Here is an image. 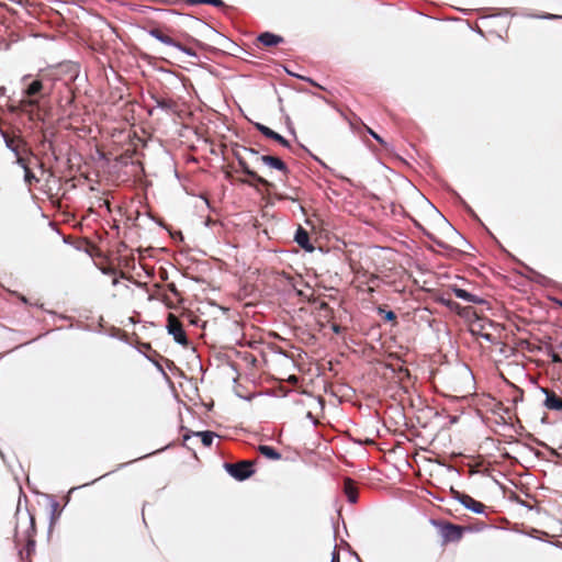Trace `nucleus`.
Instances as JSON below:
<instances>
[{
	"label": "nucleus",
	"instance_id": "obj_39",
	"mask_svg": "<svg viewBox=\"0 0 562 562\" xmlns=\"http://www.w3.org/2000/svg\"><path fill=\"white\" fill-rule=\"evenodd\" d=\"M375 280H378V276L376 274H371L370 278H369V282H374Z\"/></svg>",
	"mask_w": 562,
	"mask_h": 562
},
{
	"label": "nucleus",
	"instance_id": "obj_9",
	"mask_svg": "<svg viewBox=\"0 0 562 562\" xmlns=\"http://www.w3.org/2000/svg\"><path fill=\"white\" fill-rule=\"evenodd\" d=\"M542 391L546 394L544 406L550 411L562 412V397L552 390L542 389Z\"/></svg>",
	"mask_w": 562,
	"mask_h": 562
},
{
	"label": "nucleus",
	"instance_id": "obj_35",
	"mask_svg": "<svg viewBox=\"0 0 562 562\" xmlns=\"http://www.w3.org/2000/svg\"><path fill=\"white\" fill-rule=\"evenodd\" d=\"M538 16L541 18V19H557V18H559V15L551 14V13H546V14L538 15Z\"/></svg>",
	"mask_w": 562,
	"mask_h": 562
},
{
	"label": "nucleus",
	"instance_id": "obj_22",
	"mask_svg": "<svg viewBox=\"0 0 562 562\" xmlns=\"http://www.w3.org/2000/svg\"><path fill=\"white\" fill-rule=\"evenodd\" d=\"M379 313L382 314L384 313V319L387 321V322H396V314L393 312V311H385L381 307H379Z\"/></svg>",
	"mask_w": 562,
	"mask_h": 562
},
{
	"label": "nucleus",
	"instance_id": "obj_30",
	"mask_svg": "<svg viewBox=\"0 0 562 562\" xmlns=\"http://www.w3.org/2000/svg\"><path fill=\"white\" fill-rule=\"evenodd\" d=\"M522 397H524V391L521 389H516L515 395L513 397V402L517 403L518 401H522Z\"/></svg>",
	"mask_w": 562,
	"mask_h": 562
},
{
	"label": "nucleus",
	"instance_id": "obj_27",
	"mask_svg": "<svg viewBox=\"0 0 562 562\" xmlns=\"http://www.w3.org/2000/svg\"><path fill=\"white\" fill-rule=\"evenodd\" d=\"M318 308H319V311H321V312H329L330 317H334V311H333V308L329 306V304H328V303H326V302H321V304H319V307H318Z\"/></svg>",
	"mask_w": 562,
	"mask_h": 562
},
{
	"label": "nucleus",
	"instance_id": "obj_26",
	"mask_svg": "<svg viewBox=\"0 0 562 562\" xmlns=\"http://www.w3.org/2000/svg\"><path fill=\"white\" fill-rule=\"evenodd\" d=\"M157 104L160 108L169 109L172 106L173 102L168 99H157Z\"/></svg>",
	"mask_w": 562,
	"mask_h": 562
},
{
	"label": "nucleus",
	"instance_id": "obj_18",
	"mask_svg": "<svg viewBox=\"0 0 562 562\" xmlns=\"http://www.w3.org/2000/svg\"><path fill=\"white\" fill-rule=\"evenodd\" d=\"M198 436L201 437V441L205 447H210L214 439V434L212 431L198 432Z\"/></svg>",
	"mask_w": 562,
	"mask_h": 562
},
{
	"label": "nucleus",
	"instance_id": "obj_14",
	"mask_svg": "<svg viewBox=\"0 0 562 562\" xmlns=\"http://www.w3.org/2000/svg\"><path fill=\"white\" fill-rule=\"evenodd\" d=\"M294 239L297 243V245L300 247H302L303 249L308 250V251L314 249L313 246L310 243V235H308V233L304 228H302L301 226H299Z\"/></svg>",
	"mask_w": 562,
	"mask_h": 562
},
{
	"label": "nucleus",
	"instance_id": "obj_41",
	"mask_svg": "<svg viewBox=\"0 0 562 562\" xmlns=\"http://www.w3.org/2000/svg\"><path fill=\"white\" fill-rule=\"evenodd\" d=\"M557 349H558V350L560 351V353L562 355V342H561V344H559V345L557 346Z\"/></svg>",
	"mask_w": 562,
	"mask_h": 562
},
{
	"label": "nucleus",
	"instance_id": "obj_12",
	"mask_svg": "<svg viewBox=\"0 0 562 562\" xmlns=\"http://www.w3.org/2000/svg\"><path fill=\"white\" fill-rule=\"evenodd\" d=\"M257 42L262 47H272V46H277V45L283 43L284 38L282 36H280V35H276L273 33L265 32V33H261L257 37Z\"/></svg>",
	"mask_w": 562,
	"mask_h": 562
},
{
	"label": "nucleus",
	"instance_id": "obj_40",
	"mask_svg": "<svg viewBox=\"0 0 562 562\" xmlns=\"http://www.w3.org/2000/svg\"><path fill=\"white\" fill-rule=\"evenodd\" d=\"M307 81H308L311 85H313V86H315V87H317V88L323 89V87H322V86L317 85V83H316V82H314L312 79H307Z\"/></svg>",
	"mask_w": 562,
	"mask_h": 562
},
{
	"label": "nucleus",
	"instance_id": "obj_13",
	"mask_svg": "<svg viewBox=\"0 0 562 562\" xmlns=\"http://www.w3.org/2000/svg\"><path fill=\"white\" fill-rule=\"evenodd\" d=\"M344 492L350 503L358 501V488L353 480L346 477L344 481Z\"/></svg>",
	"mask_w": 562,
	"mask_h": 562
},
{
	"label": "nucleus",
	"instance_id": "obj_29",
	"mask_svg": "<svg viewBox=\"0 0 562 562\" xmlns=\"http://www.w3.org/2000/svg\"><path fill=\"white\" fill-rule=\"evenodd\" d=\"M551 357V361L553 363H562V355L560 353V351L558 350V352H552L550 355Z\"/></svg>",
	"mask_w": 562,
	"mask_h": 562
},
{
	"label": "nucleus",
	"instance_id": "obj_25",
	"mask_svg": "<svg viewBox=\"0 0 562 562\" xmlns=\"http://www.w3.org/2000/svg\"><path fill=\"white\" fill-rule=\"evenodd\" d=\"M366 130L376 142H379L381 145H385L384 139L379 134H376L373 130H371L368 126H366Z\"/></svg>",
	"mask_w": 562,
	"mask_h": 562
},
{
	"label": "nucleus",
	"instance_id": "obj_42",
	"mask_svg": "<svg viewBox=\"0 0 562 562\" xmlns=\"http://www.w3.org/2000/svg\"><path fill=\"white\" fill-rule=\"evenodd\" d=\"M170 289H171L172 291H176V286H175V284H171V285H170Z\"/></svg>",
	"mask_w": 562,
	"mask_h": 562
},
{
	"label": "nucleus",
	"instance_id": "obj_43",
	"mask_svg": "<svg viewBox=\"0 0 562 562\" xmlns=\"http://www.w3.org/2000/svg\"><path fill=\"white\" fill-rule=\"evenodd\" d=\"M485 338H486L487 340H491V335H488V334H487V335H485Z\"/></svg>",
	"mask_w": 562,
	"mask_h": 562
},
{
	"label": "nucleus",
	"instance_id": "obj_21",
	"mask_svg": "<svg viewBox=\"0 0 562 562\" xmlns=\"http://www.w3.org/2000/svg\"><path fill=\"white\" fill-rule=\"evenodd\" d=\"M25 154L15 155V162L23 168V170L29 169V160L24 157Z\"/></svg>",
	"mask_w": 562,
	"mask_h": 562
},
{
	"label": "nucleus",
	"instance_id": "obj_37",
	"mask_svg": "<svg viewBox=\"0 0 562 562\" xmlns=\"http://www.w3.org/2000/svg\"><path fill=\"white\" fill-rule=\"evenodd\" d=\"M18 297H19V300H21L23 303H25V304H27V303H29L27 299H26L24 295H22V294H18Z\"/></svg>",
	"mask_w": 562,
	"mask_h": 562
},
{
	"label": "nucleus",
	"instance_id": "obj_44",
	"mask_svg": "<svg viewBox=\"0 0 562 562\" xmlns=\"http://www.w3.org/2000/svg\"><path fill=\"white\" fill-rule=\"evenodd\" d=\"M368 291H369V292H373V291H374V289L370 286Z\"/></svg>",
	"mask_w": 562,
	"mask_h": 562
},
{
	"label": "nucleus",
	"instance_id": "obj_34",
	"mask_svg": "<svg viewBox=\"0 0 562 562\" xmlns=\"http://www.w3.org/2000/svg\"><path fill=\"white\" fill-rule=\"evenodd\" d=\"M331 329H333V331H334V333H336V334H340L342 328H341V326H340V325H338V324H336V323H333V325H331Z\"/></svg>",
	"mask_w": 562,
	"mask_h": 562
},
{
	"label": "nucleus",
	"instance_id": "obj_6",
	"mask_svg": "<svg viewBox=\"0 0 562 562\" xmlns=\"http://www.w3.org/2000/svg\"><path fill=\"white\" fill-rule=\"evenodd\" d=\"M167 329H168V333L173 336V339L178 344H180V345H182L184 347H187L189 345V340L187 338V334H186V331L183 329L182 323L172 313L168 314Z\"/></svg>",
	"mask_w": 562,
	"mask_h": 562
},
{
	"label": "nucleus",
	"instance_id": "obj_16",
	"mask_svg": "<svg viewBox=\"0 0 562 562\" xmlns=\"http://www.w3.org/2000/svg\"><path fill=\"white\" fill-rule=\"evenodd\" d=\"M258 451L260 452V454H262L267 459H270V460H280L281 459V453L278 452L271 446L261 445L258 447Z\"/></svg>",
	"mask_w": 562,
	"mask_h": 562
},
{
	"label": "nucleus",
	"instance_id": "obj_24",
	"mask_svg": "<svg viewBox=\"0 0 562 562\" xmlns=\"http://www.w3.org/2000/svg\"><path fill=\"white\" fill-rule=\"evenodd\" d=\"M435 301L447 306L448 308H449V303L452 302V300L450 297H446L443 294L436 296Z\"/></svg>",
	"mask_w": 562,
	"mask_h": 562
},
{
	"label": "nucleus",
	"instance_id": "obj_7",
	"mask_svg": "<svg viewBox=\"0 0 562 562\" xmlns=\"http://www.w3.org/2000/svg\"><path fill=\"white\" fill-rule=\"evenodd\" d=\"M451 492L453 497L459 501L465 508L472 510L475 514L484 513L486 506L483 503L474 499L472 496L465 493H461L454 490H451Z\"/></svg>",
	"mask_w": 562,
	"mask_h": 562
},
{
	"label": "nucleus",
	"instance_id": "obj_2",
	"mask_svg": "<svg viewBox=\"0 0 562 562\" xmlns=\"http://www.w3.org/2000/svg\"><path fill=\"white\" fill-rule=\"evenodd\" d=\"M1 136L5 143V146L14 153L18 154H32V149L29 146L27 142L15 132L10 133L7 130H0Z\"/></svg>",
	"mask_w": 562,
	"mask_h": 562
},
{
	"label": "nucleus",
	"instance_id": "obj_33",
	"mask_svg": "<svg viewBox=\"0 0 562 562\" xmlns=\"http://www.w3.org/2000/svg\"><path fill=\"white\" fill-rule=\"evenodd\" d=\"M330 562H340L339 551L336 548L331 552V561Z\"/></svg>",
	"mask_w": 562,
	"mask_h": 562
},
{
	"label": "nucleus",
	"instance_id": "obj_23",
	"mask_svg": "<svg viewBox=\"0 0 562 562\" xmlns=\"http://www.w3.org/2000/svg\"><path fill=\"white\" fill-rule=\"evenodd\" d=\"M273 140L278 142L283 147H290V143L288 139H285L282 135L274 132L272 138Z\"/></svg>",
	"mask_w": 562,
	"mask_h": 562
},
{
	"label": "nucleus",
	"instance_id": "obj_8",
	"mask_svg": "<svg viewBox=\"0 0 562 562\" xmlns=\"http://www.w3.org/2000/svg\"><path fill=\"white\" fill-rule=\"evenodd\" d=\"M49 93L50 90L45 87L44 82L40 79H35L23 89L22 95L41 100L49 95Z\"/></svg>",
	"mask_w": 562,
	"mask_h": 562
},
{
	"label": "nucleus",
	"instance_id": "obj_38",
	"mask_svg": "<svg viewBox=\"0 0 562 562\" xmlns=\"http://www.w3.org/2000/svg\"><path fill=\"white\" fill-rule=\"evenodd\" d=\"M323 316H324L327 321H330V319H333V318H334V317H330L329 312H324Z\"/></svg>",
	"mask_w": 562,
	"mask_h": 562
},
{
	"label": "nucleus",
	"instance_id": "obj_20",
	"mask_svg": "<svg viewBox=\"0 0 562 562\" xmlns=\"http://www.w3.org/2000/svg\"><path fill=\"white\" fill-rule=\"evenodd\" d=\"M428 204V209L431 213V215L434 216V218L442 224L446 223V220L445 217L442 216V214L432 205L430 204L429 202H427Z\"/></svg>",
	"mask_w": 562,
	"mask_h": 562
},
{
	"label": "nucleus",
	"instance_id": "obj_10",
	"mask_svg": "<svg viewBox=\"0 0 562 562\" xmlns=\"http://www.w3.org/2000/svg\"><path fill=\"white\" fill-rule=\"evenodd\" d=\"M463 528L453 524H446L442 527V537L446 541H459L462 538Z\"/></svg>",
	"mask_w": 562,
	"mask_h": 562
},
{
	"label": "nucleus",
	"instance_id": "obj_5",
	"mask_svg": "<svg viewBox=\"0 0 562 562\" xmlns=\"http://www.w3.org/2000/svg\"><path fill=\"white\" fill-rule=\"evenodd\" d=\"M237 160L241 171L251 178V180H243L244 183H247L252 187L262 186L267 190L274 188L273 183L268 181L266 178L259 176L256 171L251 170L244 158L237 156Z\"/></svg>",
	"mask_w": 562,
	"mask_h": 562
},
{
	"label": "nucleus",
	"instance_id": "obj_19",
	"mask_svg": "<svg viewBox=\"0 0 562 562\" xmlns=\"http://www.w3.org/2000/svg\"><path fill=\"white\" fill-rule=\"evenodd\" d=\"M255 127L266 137L272 138L274 131H272L270 127L261 124V123H255Z\"/></svg>",
	"mask_w": 562,
	"mask_h": 562
},
{
	"label": "nucleus",
	"instance_id": "obj_11",
	"mask_svg": "<svg viewBox=\"0 0 562 562\" xmlns=\"http://www.w3.org/2000/svg\"><path fill=\"white\" fill-rule=\"evenodd\" d=\"M259 159L268 167L281 171L284 176H286L289 173V169H288L285 162L283 160H281L279 157L263 155Z\"/></svg>",
	"mask_w": 562,
	"mask_h": 562
},
{
	"label": "nucleus",
	"instance_id": "obj_31",
	"mask_svg": "<svg viewBox=\"0 0 562 562\" xmlns=\"http://www.w3.org/2000/svg\"><path fill=\"white\" fill-rule=\"evenodd\" d=\"M274 195H276V198L278 200H291V201H297L299 200L297 196H288V195L280 194V193H276Z\"/></svg>",
	"mask_w": 562,
	"mask_h": 562
},
{
	"label": "nucleus",
	"instance_id": "obj_17",
	"mask_svg": "<svg viewBox=\"0 0 562 562\" xmlns=\"http://www.w3.org/2000/svg\"><path fill=\"white\" fill-rule=\"evenodd\" d=\"M187 2L191 5L203 3V4H212L216 8H222L225 5L223 0H187Z\"/></svg>",
	"mask_w": 562,
	"mask_h": 562
},
{
	"label": "nucleus",
	"instance_id": "obj_3",
	"mask_svg": "<svg viewBox=\"0 0 562 562\" xmlns=\"http://www.w3.org/2000/svg\"><path fill=\"white\" fill-rule=\"evenodd\" d=\"M40 100L31 97H23L18 103L8 105V110L11 113H24L31 121L38 117V113L35 112V108H38Z\"/></svg>",
	"mask_w": 562,
	"mask_h": 562
},
{
	"label": "nucleus",
	"instance_id": "obj_4",
	"mask_svg": "<svg viewBox=\"0 0 562 562\" xmlns=\"http://www.w3.org/2000/svg\"><path fill=\"white\" fill-rule=\"evenodd\" d=\"M254 464V461L243 460L236 463H226L225 468L234 479L244 481L252 475Z\"/></svg>",
	"mask_w": 562,
	"mask_h": 562
},
{
	"label": "nucleus",
	"instance_id": "obj_28",
	"mask_svg": "<svg viewBox=\"0 0 562 562\" xmlns=\"http://www.w3.org/2000/svg\"><path fill=\"white\" fill-rule=\"evenodd\" d=\"M24 178L27 183H32L33 180H37L30 168L24 170Z\"/></svg>",
	"mask_w": 562,
	"mask_h": 562
},
{
	"label": "nucleus",
	"instance_id": "obj_36",
	"mask_svg": "<svg viewBox=\"0 0 562 562\" xmlns=\"http://www.w3.org/2000/svg\"><path fill=\"white\" fill-rule=\"evenodd\" d=\"M415 224H416V226H417V227H419L420 229H423V231H424V233H425L428 237L432 238V235H431L429 232H427V231H426V229H425V228H424V227H423L418 222H415Z\"/></svg>",
	"mask_w": 562,
	"mask_h": 562
},
{
	"label": "nucleus",
	"instance_id": "obj_1",
	"mask_svg": "<svg viewBox=\"0 0 562 562\" xmlns=\"http://www.w3.org/2000/svg\"><path fill=\"white\" fill-rule=\"evenodd\" d=\"M148 33L150 36L155 37L156 40H158L159 42H161L165 45L176 47L190 56L195 55L193 49L184 46L177 38H175L172 36L173 30H171L169 27H153L148 31Z\"/></svg>",
	"mask_w": 562,
	"mask_h": 562
},
{
	"label": "nucleus",
	"instance_id": "obj_15",
	"mask_svg": "<svg viewBox=\"0 0 562 562\" xmlns=\"http://www.w3.org/2000/svg\"><path fill=\"white\" fill-rule=\"evenodd\" d=\"M451 290H452V292L454 293V295L457 297L462 299V300H464L468 303L477 304V303L482 302V300L479 296H476V295H474V294H472V293H470V292H468V291H465L463 289H460V288H457V286H452Z\"/></svg>",
	"mask_w": 562,
	"mask_h": 562
},
{
	"label": "nucleus",
	"instance_id": "obj_32",
	"mask_svg": "<svg viewBox=\"0 0 562 562\" xmlns=\"http://www.w3.org/2000/svg\"><path fill=\"white\" fill-rule=\"evenodd\" d=\"M449 310L460 314L461 306L459 303L452 301L451 303H449Z\"/></svg>",
	"mask_w": 562,
	"mask_h": 562
}]
</instances>
